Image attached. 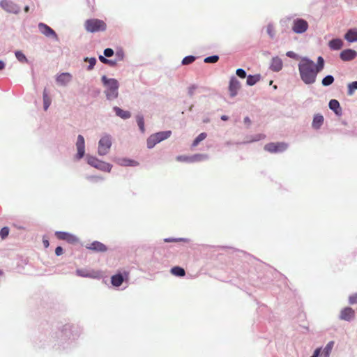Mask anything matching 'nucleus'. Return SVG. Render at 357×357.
Segmentation results:
<instances>
[{"label": "nucleus", "mask_w": 357, "mask_h": 357, "mask_svg": "<svg viewBox=\"0 0 357 357\" xmlns=\"http://www.w3.org/2000/svg\"><path fill=\"white\" fill-rule=\"evenodd\" d=\"M197 59V56L193 55H188L185 56L181 61L182 65H189L192 63Z\"/></svg>", "instance_id": "41"}, {"label": "nucleus", "mask_w": 357, "mask_h": 357, "mask_svg": "<svg viewBox=\"0 0 357 357\" xmlns=\"http://www.w3.org/2000/svg\"><path fill=\"white\" fill-rule=\"evenodd\" d=\"M87 179L94 183L104 181V178L101 176H87Z\"/></svg>", "instance_id": "47"}, {"label": "nucleus", "mask_w": 357, "mask_h": 357, "mask_svg": "<svg viewBox=\"0 0 357 357\" xmlns=\"http://www.w3.org/2000/svg\"><path fill=\"white\" fill-rule=\"evenodd\" d=\"M156 139H158V142L160 143L167 139H168L172 135L171 130H165L160 131L155 133H153Z\"/></svg>", "instance_id": "27"}, {"label": "nucleus", "mask_w": 357, "mask_h": 357, "mask_svg": "<svg viewBox=\"0 0 357 357\" xmlns=\"http://www.w3.org/2000/svg\"><path fill=\"white\" fill-rule=\"evenodd\" d=\"M86 161L90 166L105 172H110L112 168V165L99 160L96 156L89 154L86 155Z\"/></svg>", "instance_id": "4"}, {"label": "nucleus", "mask_w": 357, "mask_h": 357, "mask_svg": "<svg viewBox=\"0 0 357 357\" xmlns=\"http://www.w3.org/2000/svg\"><path fill=\"white\" fill-rule=\"evenodd\" d=\"M261 135H257V136L255 137V139H253L252 141L255 142V141H258V140H259V139H261Z\"/></svg>", "instance_id": "62"}, {"label": "nucleus", "mask_w": 357, "mask_h": 357, "mask_svg": "<svg viewBox=\"0 0 357 357\" xmlns=\"http://www.w3.org/2000/svg\"><path fill=\"white\" fill-rule=\"evenodd\" d=\"M220 119H221L222 121H227V120L229 119V116H227V115H222V116H220Z\"/></svg>", "instance_id": "61"}, {"label": "nucleus", "mask_w": 357, "mask_h": 357, "mask_svg": "<svg viewBox=\"0 0 357 357\" xmlns=\"http://www.w3.org/2000/svg\"><path fill=\"white\" fill-rule=\"evenodd\" d=\"M29 10H30V8L29 6H25L24 8V10L25 13H29Z\"/></svg>", "instance_id": "63"}, {"label": "nucleus", "mask_w": 357, "mask_h": 357, "mask_svg": "<svg viewBox=\"0 0 357 357\" xmlns=\"http://www.w3.org/2000/svg\"><path fill=\"white\" fill-rule=\"evenodd\" d=\"M321 348H317L310 357H319L321 355Z\"/></svg>", "instance_id": "56"}, {"label": "nucleus", "mask_w": 357, "mask_h": 357, "mask_svg": "<svg viewBox=\"0 0 357 357\" xmlns=\"http://www.w3.org/2000/svg\"><path fill=\"white\" fill-rule=\"evenodd\" d=\"M98 59L100 62L105 64L107 57L105 56V55H99Z\"/></svg>", "instance_id": "57"}, {"label": "nucleus", "mask_w": 357, "mask_h": 357, "mask_svg": "<svg viewBox=\"0 0 357 357\" xmlns=\"http://www.w3.org/2000/svg\"><path fill=\"white\" fill-rule=\"evenodd\" d=\"M307 22L302 18H296L293 21L292 31L298 34L305 33L308 29Z\"/></svg>", "instance_id": "10"}, {"label": "nucleus", "mask_w": 357, "mask_h": 357, "mask_svg": "<svg viewBox=\"0 0 357 357\" xmlns=\"http://www.w3.org/2000/svg\"><path fill=\"white\" fill-rule=\"evenodd\" d=\"M158 143V139L153 134L151 135L146 139V145L149 149H153Z\"/></svg>", "instance_id": "33"}, {"label": "nucleus", "mask_w": 357, "mask_h": 357, "mask_svg": "<svg viewBox=\"0 0 357 357\" xmlns=\"http://www.w3.org/2000/svg\"><path fill=\"white\" fill-rule=\"evenodd\" d=\"M0 6L7 13L15 15L18 14L21 10L20 6L11 0H1L0 1Z\"/></svg>", "instance_id": "9"}, {"label": "nucleus", "mask_w": 357, "mask_h": 357, "mask_svg": "<svg viewBox=\"0 0 357 357\" xmlns=\"http://www.w3.org/2000/svg\"><path fill=\"white\" fill-rule=\"evenodd\" d=\"M324 122V116L319 113L315 114L313 116V119H312V125H311L312 128L316 130H319L321 128V126H323Z\"/></svg>", "instance_id": "21"}, {"label": "nucleus", "mask_w": 357, "mask_h": 357, "mask_svg": "<svg viewBox=\"0 0 357 357\" xmlns=\"http://www.w3.org/2000/svg\"><path fill=\"white\" fill-rule=\"evenodd\" d=\"M207 137L206 132H201L199 135H198L195 139L193 140L192 143V146L195 147L197 146L202 141L205 139Z\"/></svg>", "instance_id": "36"}, {"label": "nucleus", "mask_w": 357, "mask_h": 357, "mask_svg": "<svg viewBox=\"0 0 357 357\" xmlns=\"http://www.w3.org/2000/svg\"><path fill=\"white\" fill-rule=\"evenodd\" d=\"M75 273H76V275L79 277L88 278H95V276L92 273H89L86 269L77 268L76 270Z\"/></svg>", "instance_id": "32"}, {"label": "nucleus", "mask_w": 357, "mask_h": 357, "mask_svg": "<svg viewBox=\"0 0 357 357\" xmlns=\"http://www.w3.org/2000/svg\"><path fill=\"white\" fill-rule=\"evenodd\" d=\"M334 346V342L330 341L327 343L323 349V357H329Z\"/></svg>", "instance_id": "35"}, {"label": "nucleus", "mask_w": 357, "mask_h": 357, "mask_svg": "<svg viewBox=\"0 0 357 357\" xmlns=\"http://www.w3.org/2000/svg\"><path fill=\"white\" fill-rule=\"evenodd\" d=\"M80 333L81 329L78 326L66 324L54 330L40 333L35 342V347L37 349L52 347L57 351H68L74 346Z\"/></svg>", "instance_id": "1"}, {"label": "nucleus", "mask_w": 357, "mask_h": 357, "mask_svg": "<svg viewBox=\"0 0 357 357\" xmlns=\"http://www.w3.org/2000/svg\"><path fill=\"white\" fill-rule=\"evenodd\" d=\"M43 243L44 247L46 248H48L50 245L49 241L46 238L43 239Z\"/></svg>", "instance_id": "58"}, {"label": "nucleus", "mask_w": 357, "mask_h": 357, "mask_svg": "<svg viewBox=\"0 0 357 357\" xmlns=\"http://www.w3.org/2000/svg\"><path fill=\"white\" fill-rule=\"evenodd\" d=\"M84 26L86 30L90 33L104 31L107 28V24L104 21L95 18L86 20Z\"/></svg>", "instance_id": "5"}, {"label": "nucleus", "mask_w": 357, "mask_h": 357, "mask_svg": "<svg viewBox=\"0 0 357 357\" xmlns=\"http://www.w3.org/2000/svg\"><path fill=\"white\" fill-rule=\"evenodd\" d=\"M288 144L285 142H270L264 146V150L271 153H282L287 149Z\"/></svg>", "instance_id": "8"}, {"label": "nucleus", "mask_w": 357, "mask_h": 357, "mask_svg": "<svg viewBox=\"0 0 357 357\" xmlns=\"http://www.w3.org/2000/svg\"><path fill=\"white\" fill-rule=\"evenodd\" d=\"M328 45L331 50H340L342 48L344 42L341 38H333L329 40Z\"/></svg>", "instance_id": "23"}, {"label": "nucleus", "mask_w": 357, "mask_h": 357, "mask_svg": "<svg viewBox=\"0 0 357 357\" xmlns=\"http://www.w3.org/2000/svg\"><path fill=\"white\" fill-rule=\"evenodd\" d=\"M344 38L349 43L357 42V29H349L344 33Z\"/></svg>", "instance_id": "22"}, {"label": "nucleus", "mask_w": 357, "mask_h": 357, "mask_svg": "<svg viewBox=\"0 0 357 357\" xmlns=\"http://www.w3.org/2000/svg\"><path fill=\"white\" fill-rule=\"evenodd\" d=\"M136 122L139 127V130L142 133H144L145 132V124H144V118L143 114L139 113L135 116Z\"/></svg>", "instance_id": "30"}, {"label": "nucleus", "mask_w": 357, "mask_h": 357, "mask_svg": "<svg viewBox=\"0 0 357 357\" xmlns=\"http://www.w3.org/2000/svg\"><path fill=\"white\" fill-rule=\"evenodd\" d=\"M210 121L209 119L208 118H206L203 120V122L205 123H207Z\"/></svg>", "instance_id": "64"}, {"label": "nucleus", "mask_w": 357, "mask_h": 357, "mask_svg": "<svg viewBox=\"0 0 357 357\" xmlns=\"http://www.w3.org/2000/svg\"><path fill=\"white\" fill-rule=\"evenodd\" d=\"M198 88L197 85V84H191L188 88V94L189 96L190 97H192L195 94V91Z\"/></svg>", "instance_id": "49"}, {"label": "nucleus", "mask_w": 357, "mask_h": 357, "mask_svg": "<svg viewBox=\"0 0 357 357\" xmlns=\"http://www.w3.org/2000/svg\"><path fill=\"white\" fill-rule=\"evenodd\" d=\"M347 88V94L349 96H352L354 91L357 90V81H354L352 82L349 83Z\"/></svg>", "instance_id": "42"}, {"label": "nucleus", "mask_w": 357, "mask_h": 357, "mask_svg": "<svg viewBox=\"0 0 357 357\" xmlns=\"http://www.w3.org/2000/svg\"><path fill=\"white\" fill-rule=\"evenodd\" d=\"M103 54L105 56L109 58L114 54V51L113 50V49L107 47L104 50Z\"/></svg>", "instance_id": "51"}, {"label": "nucleus", "mask_w": 357, "mask_h": 357, "mask_svg": "<svg viewBox=\"0 0 357 357\" xmlns=\"http://www.w3.org/2000/svg\"><path fill=\"white\" fill-rule=\"evenodd\" d=\"M165 243H177V242H184L189 243L190 239L187 238H166L164 239Z\"/></svg>", "instance_id": "38"}, {"label": "nucleus", "mask_w": 357, "mask_h": 357, "mask_svg": "<svg viewBox=\"0 0 357 357\" xmlns=\"http://www.w3.org/2000/svg\"><path fill=\"white\" fill-rule=\"evenodd\" d=\"M84 61L89 62V65L86 67V70L88 71H91L94 68V66L97 63V59L96 57H84Z\"/></svg>", "instance_id": "34"}, {"label": "nucleus", "mask_w": 357, "mask_h": 357, "mask_svg": "<svg viewBox=\"0 0 357 357\" xmlns=\"http://www.w3.org/2000/svg\"><path fill=\"white\" fill-rule=\"evenodd\" d=\"M112 145V136L105 133L98 142V153L99 155L103 156L107 155Z\"/></svg>", "instance_id": "6"}, {"label": "nucleus", "mask_w": 357, "mask_h": 357, "mask_svg": "<svg viewBox=\"0 0 357 357\" xmlns=\"http://www.w3.org/2000/svg\"><path fill=\"white\" fill-rule=\"evenodd\" d=\"M6 67V63L3 61L2 60H0V70H2L5 68Z\"/></svg>", "instance_id": "60"}, {"label": "nucleus", "mask_w": 357, "mask_h": 357, "mask_svg": "<svg viewBox=\"0 0 357 357\" xmlns=\"http://www.w3.org/2000/svg\"><path fill=\"white\" fill-rule=\"evenodd\" d=\"M86 248L96 252H105L108 250L106 245L98 241H93L91 244L87 245Z\"/></svg>", "instance_id": "16"}, {"label": "nucleus", "mask_w": 357, "mask_h": 357, "mask_svg": "<svg viewBox=\"0 0 357 357\" xmlns=\"http://www.w3.org/2000/svg\"><path fill=\"white\" fill-rule=\"evenodd\" d=\"M243 122L245 124L250 125L251 123V120L248 116H245L243 119Z\"/></svg>", "instance_id": "59"}, {"label": "nucleus", "mask_w": 357, "mask_h": 357, "mask_svg": "<svg viewBox=\"0 0 357 357\" xmlns=\"http://www.w3.org/2000/svg\"><path fill=\"white\" fill-rule=\"evenodd\" d=\"M304 58L307 60V62L311 65L319 73L321 72L325 66V61L324 59L319 56L317 57V63H314L311 59L307 56H304Z\"/></svg>", "instance_id": "17"}, {"label": "nucleus", "mask_w": 357, "mask_h": 357, "mask_svg": "<svg viewBox=\"0 0 357 357\" xmlns=\"http://www.w3.org/2000/svg\"><path fill=\"white\" fill-rule=\"evenodd\" d=\"M349 303L351 305L357 304V293L349 296Z\"/></svg>", "instance_id": "53"}, {"label": "nucleus", "mask_w": 357, "mask_h": 357, "mask_svg": "<svg viewBox=\"0 0 357 357\" xmlns=\"http://www.w3.org/2000/svg\"><path fill=\"white\" fill-rule=\"evenodd\" d=\"M116 60H117V61H123V58H124V52L123 51V50H119L116 52Z\"/></svg>", "instance_id": "50"}, {"label": "nucleus", "mask_w": 357, "mask_h": 357, "mask_svg": "<svg viewBox=\"0 0 357 357\" xmlns=\"http://www.w3.org/2000/svg\"><path fill=\"white\" fill-rule=\"evenodd\" d=\"M105 64H107V65H109L111 67H114L117 64V60H116V59H109L107 58Z\"/></svg>", "instance_id": "54"}, {"label": "nucleus", "mask_w": 357, "mask_h": 357, "mask_svg": "<svg viewBox=\"0 0 357 357\" xmlns=\"http://www.w3.org/2000/svg\"><path fill=\"white\" fill-rule=\"evenodd\" d=\"M247 80H246V84L248 86H254L261 79V75L260 74H255V75H247Z\"/></svg>", "instance_id": "28"}, {"label": "nucleus", "mask_w": 357, "mask_h": 357, "mask_svg": "<svg viewBox=\"0 0 357 357\" xmlns=\"http://www.w3.org/2000/svg\"><path fill=\"white\" fill-rule=\"evenodd\" d=\"M334 77L331 75H328L322 79L321 84L324 86H329L334 82Z\"/></svg>", "instance_id": "37"}, {"label": "nucleus", "mask_w": 357, "mask_h": 357, "mask_svg": "<svg viewBox=\"0 0 357 357\" xmlns=\"http://www.w3.org/2000/svg\"><path fill=\"white\" fill-rule=\"evenodd\" d=\"M101 82L105 88L104 91L106 98L108 100L116 99L119 96V82L115 78H109L105 75L101 77Z\"/></svg>", "instance_id": "3"}, {"label": "nucleus", "mask_w": 357, "mask_h": 357, "mask_svg": "<svg viewBox=\"0 0 357 357\" xmlns=\"http://www.w3.org/2000/svg\"><path fill=\"white\" fill-rule=\"evenodd\" d=\"M286 56H288L289 58L294 59H298L300 58L299 55L293 51L287 52Z\"/></svg>", "instance_id": "52"}, {"label": "nucleus", "mask_w": 357, "mask_h": 357, "mask_svg": "<svg viewBox=\"0 0 357 357\" xmlns=\"http://www.w3.org/2000/svg\"><path fill=\"white\" fill-rule=\"evenodd\" d=\"M43 109L47 111L52 103V98L49 96L47 89L45 88L43 92Z\"/></svg>", "instance_id": "29"}, {"label": "nucleus", "mask_w": 357, "mask_h": 357, "mask_svg": "<svg viewBox=\"0 0 357 357\" xmlns=\"http://www.w3.org/2000/svg\"><path fill=\"white\" fill-rule=\"evenodd\" d=\"M241 88V83L235 76H231L229 82V92L231 98L235 97L238 94V91Z\"/></svg>", "instance_id": "14"}, {"label": "nucleus", "mask_w": 357, "mask_h": 357, "mask_svg": "<svg viewBox=\"0 0 357 357\" xmlns=\"http://www.w3.org/2000/svg\"><path fill=\"white\" fill-rule=\"evenodd\" d=\"M113 111L115 112V114L117 116L120 117L123 120L128 119L131 117L130 112L128 110H123V109L118 106L113 107Z\"/></svg>", "instance_id": "24"}, {"label": "nucleus", "mask_w": 357, "mask_h": 357, "mask_svg": "<svg viewBox=\"0 0 357 357\" xmlns=\"http://www.w3.org/2000/svg\"><path fill=\"white\" fill-rule=\"evenodd\" d=\"M117 163L123 167H136L139 165V162L137 161L128 158H119Z\"/></svg>", "instance_id": "26"}, {"label": "nucleus", "mask_w": 357, "mask_h": 357, "mask_svg": "<svg viewBox=\"0 0 357 357\" xmlns=\"http://www.w3.org/2000/svg\"><path fill=\"white\" fill-rule=\"evenodd\" d=\"M63 253V249L61 246H57L55 249V255L56 256H61Z\"/></svg>", "instance_id": "55"}, {"label": "nucleus", "mask_w": 357, "mask_h": 357, "mask_svg": "<svg viewBox=\"0 0 357 357\" xmlns=\"http://www.w3.org/2000/svg\"><path fill=\"white\" fill-rule=\"evenodd\" d=\"M357 57V52L353 49L347 48L340 54V58L343 61H350Z\"/></svg>", "instance_id": "15"}, {"label": "nucleus", "mask_w": 357, "mask_h": 357, "mask_svg": "<svg viewBox=\"0 0 357 357\" xmlns=\"http://www.w3.org/2000/svg\"><path fill=\"white\" fill-rule=\"evenodd\" d=\"M236 75L241 79H244L247 77L246 71L243 68H238L236 70Z\"/></svg>", "instance_id": "48"}, {"label": "nucleus", "mask_w": 357, "mask_h": 357, "mask_svg": "<svg viewBox=\"0 0 357 357\" xmlns=\"http://www.w3.org/2000/svg\"><path fill=\"white\" fill-rule=\"evenodd\" d=\"M208 158L207 155L196 153L192 155H178L176 157V160L179 162H188V163H193L195 162H199L202 160L206 159Z\"/></svg>", "instance_id": "11"}, {"label": "nucleus", "mask_w": 357, "mask_h": 357, "mask_svg": "<svg viewBox=\"0 0 357 357\" xmlns=\"http://www.w3.org/2000/svg\"><path fill=\"white\" fill-rule=\"evenodd\" d=\"M72 79V75L69 73H62L59 74L56 78V81L57 83L62 86H66Z\"/></svg>", "instance_id": "25"}, {"label": "nucleus", "mask_w": 357, "mask_h": 357, "mask_svg": "<svg viewBox=\"0 0 357 357\" xmlns=\"http://www.w3.org/2000/svg\"><path fill=\"white\" fill-rule=\"evenodd\" d=\"M65 241H66L67 243H68L70 244L75 245L79 242V239L75 235H74L71 233H69L68 236L66 238Z\"/></svg>", "instance_id": "40"}, {"label": "nucleus", "mask_w": 357, "mask_h": 357, "mask_svg": "<svg viewBox=\"0 0 357 357\" xmlns=\"http://www.w3.org/2000/svg\"><path fill=\"white\" fill-rule=\"evenodd\" d=\"M77 153L74 155V160L75 161H79L81 159H82L85 155V139L83 135H78L77 138V142L75 143Z\"/></svg>", "instance_id": "7"}, {"label": "nucleus", "mask_w": 357, "mask_h": 357, "mask_svg": "<svg viewBox=\"0 0 357 357\" xmlns=\"http://www.w3.org/2000/svg\"><path fill=\"white\" fill-rule=\"evenodd\" d=\"M16 59L21 63H28V59L26 55L21 50H16L15 52Z\"/></svg>", "instance_id": "39"}, {"label": "nucleus", "mask_w": 357, "mask_h": 357, "mask_svg": "<svg viewBox=\"0 0 357 357\" xmlns=\"http://www.w3.org/2000/svg\"><path fill=\"white\" fill-rule=\"evenodd\" d=\"M69 232L63 231H55V236L59 240L66 241V238L68 236Z\"/></svg>", "instance_id": "44"}, {"label": "nucleus", "mask_w": 357, "mask_h": 357, "mask_svg": "<svg viewBox=\"0 0 357 357\" xmlns=\"http://www.w3.org/2000/svg\"><path fill=\"white\" fill-rule=\"evenodd\" d=\"M9 234V228L8 227H3L0 230V237L2 239H5Z\"/></svg>", "instance_id": "46"}, {"label": "nucleus", "mask_w": 357, "mask_h": 357, "mask_svg": "<svg viewBox=\"0 0 357 357\" xmlns=\"http://www.w3.org/2000/svg\"><path fill=\"white\" fill-rule=\"evenodd\" d=\"M170 272L172 275L177 277H183L185 275V269L178 266H175L172 267L170 270Z\"/></svg>", "instance_id": "31"}, {"label": "nucleus", "mask_w": 357, "mask_h": 357, "mask_svg": "<svg viewBox=\"0 0 357 357\" xmlns=\"http://www.w3.org/2000/svg\"><path fill=\"white\" fill-rule=\"evenodd\" d=\"M38 27L39 29V31L48 38H52L56 41H59V37L56 31L52 29L50 26L47 24L43 23V22H39L38 24Z\"/></svg>", "instance_id": "12"}, {"label": "nucleus", "mask_w": 357, "mask_h": 357, "mask_svg": "<svg viewBox=\"0 0 357 357\" xmlns=\"http://www.w3.org/2000/svg\"><path fill=\"white\" fill-rule=\"evenodd\" d=\"M128 280V273H118L111 277V284L114 287H119L124 281Z\"/></svg>", "instance_id": "13"}, {"label": "nucleus", "mask_w": 357, "mask_h": 357, "mask_svg": "<svg viewBox=\"0 0 357 357\" xmlns=\"http://www.w3.org/2000/svg\"><path fill=\"white\" fill-rule=\"evenodd\" d=\"M219 56L217 54L211 55L204 58V62L207 63H215L219 60Z\"/></svg>", "instance_id": "43"}, {"label": "nucleus", "mask_w": 357, "mask_h": 357, "mask_svg": "<svg viewBox=\"0 0 357 357\" xmlns=\"http://www.w3.org/2000/svg\"><path fill=\"white\" fill-rule=\"evenodd\" d=\"M266 31H267V33L268 34V36H270L271 38H274V37H275V32H274L273 25L272 24L269 23L267 25Z\"/></svg>", "instance_id": "45"}, {"label": "nucleus", "mask_w": 357, "mask_h": 357, "mask_svg": "<svg viewBox=\"0 0 357 357\" xmlns=\"http://www.w3.org/2000/svg\"><path fill=\"white\" fill-rule=\"evenodd\" d=\"M328 107L332 110L335 114L337 116H340L342 114V109L339 101L336 99H331L328 102Z\"/></svg>", "instance_id": "19"}, {"label": "nucleus", "mask_w": 357, "mask_h": 357, "mask_svg": "<svg viewBox=\"0 0 357 357\" xmlns=\"http://www.w3.org/2000/svg\"><path fill=\"white\" fill-rule=\"evenodd\" d=\"M283 62L278 56L273 57L269 68L273 72H279L282 69Z\"/></svg>", "instance_id": "20"}, {"label": "nucleus", "mask_w": 357, "mask_h": 357, "mask_svg": "<svg viewBox=\"0 0 357 357\" xmlns=\"http://www.w3.org/2000/svg\"><path fill=\"white\" fill-rule=\"evenodd\" d=\"M298 69L301 81L306 85H311L315 83L319 73L307 62L303 57L298 64Z\"/></svg>", "instance_id": "2"}, {"label": "nucleus", "mask_w": 357, "mask_h": 357, "mask_svg": "<svg viewBox=\"0 0 357 357\" xmlns=\"http://www.w3.org/2000/svg\"><path fill=\"white\" fill-rule=\"evenodd\" d=\"M355 312L351 307L343 308L340 314V319L347 321H350L354 318Z\"/></svg>", "instance_id": "18"}]
</instances>
